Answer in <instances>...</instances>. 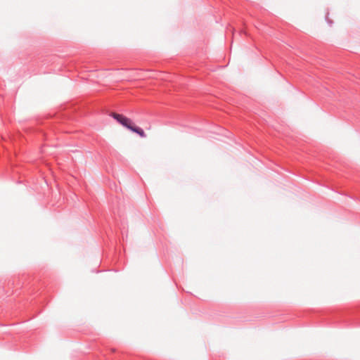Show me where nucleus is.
Returning a JSON list of instances; mask_svg holds the SVG:
<instances>
[{
    "instance_id": "obj_1",
    "label": "nucleus",
    "mask_w": 360,
    "mask_h": 360,
    "mask_svg": "<svg viewBox=\"0 0 360 360\" xmlns=\"http://www.w3.org/2000/svg\"><path fill=\"white\" fill-rule=\"evenodd\" d=\"M112 117L115 120H116L120 124H121L126 128L130 129L131 131L138 134L141 137L146 136L144 131L141 128L135 126L133 122L129 118H127L123 115L118 114L116 112L112 113Z\"/></svg>"
},
{
    "instance_id": "obj_2",
    "label": "nucleus",
    "mask_w": 360,
    "mask_h": 360,
    "mask_svg": "<svg viewBox=\"0 0 360 360\" xmlns=\"http://www.w3.org/2000/svg\"><path fill=\"white\" fill-rule=\"evenodd\" d=\"M326 20L330 25H332L333 22L328 18V16H326Z\"/></svg>"
}]
</instances>
